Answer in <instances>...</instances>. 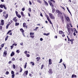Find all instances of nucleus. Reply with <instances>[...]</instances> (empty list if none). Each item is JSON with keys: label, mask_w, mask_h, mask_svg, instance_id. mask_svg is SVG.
I'll use <instances>...</instances> for the list:
<instances>
[{"label": "nucleus", "mask_w": 78, "mask_h": 78, "mask_svg": "<svg viewBox=\"0 0 78 78\" xmlns=\"http://www.w3.org/2000/svg\"><path fill=\"white\" fill-rule=\"evenodd\" d=\"M13 67L14 69H15L16 68V65H15L14 64H13Z\"/></svg>", "instance_id": "obj_35"}, {"label": "nucleus", "mask_w": 78, "mask_h": 78, "mask_svg": "<svg viewBox=\"0 0 78 78\" xmlns=\"http://www.w3.org/2000/svg\"><path fill=\"white\" fill-rule=\"evenodd\" d=\"M16 18H17L16 17H15L13 18L12 20H13V21H14L15 22H17V20L16 19Z\"/></svg>", "instance_id": "obj_12"}, {"label": "nucleus", "mask_w": 78, "mask_h": 78, "mask_svg": "<svg viewBox=\"0 0 78 78\" xmlns=\"http://www.w3.org/2000/svg\"><path fill=\"white\" fill-rule=\"evenodd\" d=\"M73 41H74V39H71L70 40L69 39V41L71 42V44H73Z\"/></svg>", "instance_id": "obj_16"}, {"label": "nucleus", "mask_w": 78, "mask_h": 78, "mask_svg": "<svg viewBox=\"0 0 78 78\" xmlns=\"http://www.w3.org/2000/svg\"><path fill=\"white\" fill-rule=\"evenodd\" d=\"M63 66H64V67H65V69H66V65H65V64L64 63H63Z\"/></svg>", "instance_id": "obj_56"}, {"label": "nucleus", "mask_w": 78, "mask_h": 78, "mask_svg": "<svg viewBox=\"0 0 78 78\" xmlns=\"http://www.w3.org/2000/svg\"><path fill=\"white\" fill-rule=\"evenodd\" d=\"M16 16H17V17L18 18H21V15H19V14H18L16 15Z\"/></svg>", "instance_id": "obj_27"}, {"label": "nucleus", "mask_w": 78, "mask_h": 78, "mask_svg": "<svg viewBox=\"0 0 78 78\" xmlns=\"http://www.w3.org/2000/svg\"><path fill=\"white\" fill-rule=\"evenodd\" d=\"M67 30L69 33L70 34V33H71V29L70 28H69L68 27H67Z\"/></svg>", "instance_id": "obj_11"}, {"label": "nucleus", "mask_w": 78, "mask_h": 78, "mask_svg": "<svg viewBox=\"0 0 78 78\" xmlns=\"http://www.w3.org/2000/svg\"><path fill=\"white\" fill-rule=\"evenodd\" d=\"M15 13H16V15H18V12H17V11H16L15 12Z\"/></svg>", "instance_id": "obj_48"}, {"label": "nucleus", "mask_w": 78, "mask_h": 78, "mask_svg": "<svg viewBox=\"0 0 78 78\" xmlns=\"http://www.w3.org/2000/svg\"><path fill=\"white\" fill-rule=\"evenodd\" d=\"M10 32H11V30H9L7 33V34H9V33H10Z\"/></svg>", "instance_id": "obj_50"}, {"label": "nucleus", "mask_w": 78, "mask_h": 78, "mask_svg": "<svg viewBox=\"0 0 78 78\" xmlns=\"http://www.w3.org/2000/svg\"><path fill=\"white\" fill-rule=\"evenodd\" d=\"M49 17L51 19H55V16H54L53 15V14H52V13H49Z\"/></svg>", "instance_id": "obj_4"}, {"label": "nucleus", "mask_w": 78, "mask_h": 78, "mask_svg": "<svg viewBox=\"0 0 78 78\" xmlns=\"http://www.w3.org/2000/svg\"><path fill=\"white\" fill-rule=\"evenodd\" d=\"M29 4H30V5H32V3H31V2L30 1H29Z\"/></svg>", "instance_id": "obj_59"}, {"label": "nucleus", "mask_w": 78, "mask_h": 78, "mask_svg": "<svg viewBox=\"0 0 78 78\" xmlns=\"http://www.w3.org/2000/svg\"><path fill=\"white\" fill-rule=\"evenodd\" d=\"M15 54V53H14V52L12 51V53L10 55V56L12 57L14 55V54Z\"/></svg>", "instance_id": "obj_17"}, {"label": "nucleus", "mask_w": 78, "mask_h": 78, "mask_svg": "<svg viewBox=\"0 0 78 78\" xmlns=\"http://www.w3.org/2000/svg\"><path fill=\"white\" fill-rule=\"evenodd\" d=\"M14 76H15V74H12V78H14Z\"/></svg>", "instance_id": "obj_34"}, {"label": "nucleus", "mask_w": 78, "mask_h": 78, "mask_svg": "<svg viewBox=\"0 0 78 78\" xmlns=\"http://www.w3.org/2000/svg\"><path fill=\"white\" fill-rule=\"evenodd\" d=\"M48 3L51 6H52V7H53L54 6V5H53V4H52V3H51V1H48Z\"/></svg>", "instance_id": "obj_8"}, {"label": "nucleus", "mask_w": 78, "mask_h": 78, "mask_svg": "<svg viewBox=\"0 0 78 78\" xmlns=\"http://www.w3.org/2000/svg\"><path fill=\"white\" fill-rule=\"evenodd\" d=\"M39 28V27H36L35 29L34 30V31H37V29Z\"/></svg>", "instance_id": "obj_36"}, {"label": "nucleus", "mask_w": 78, "mask_h": 78, "mask_svg": "<svg viewBox=\"0 0 78 78\" xmlns=\"http://www.w3.org/2000/svg\"><path fill=\"white\" fill-rule=\"evenodd\" d=\"M45 4H46V6H48V3L46 1L44 0Z\"/></svg>", "instance_id": "obj_21"}, {"label": "nucleus", "mask_w": 78, "mask_h": 78, "mask_svg": "<svg viewBox=\"0 0 78 78\" xmlns=\"http://www.w3.org/2000/svg\"><path fill=\"white\" fill-rule=\"evenodd\" d=\"M3 16L5 18V19H7L8 17V14H6V12H4L3 13Z\"/></svg>", "instance_id": "obj_2"}, {"label": "nucleus", "mask_w": 78, "mask_h": 78, "mask_svg": "<svg viewBox=\"0 0 78 78\" xmlns=\"http://www.w3.org/2000/svg\"><path fill=\"white\" fill-rule=\"evenodd\" d=\"M4 5L1 4L0 5V8H3Z\"/></svg>", "instance_id": "obj_25"}, {"label": "nucleus", "mask_w": 78, "mask_h": 78, "mask_svg": "<svg viewBox=\"0 0 78 78\" xmlns=\"http://www.w3.org/2000/svg\"><path fill=\"white\" fill-rule=\"evenodd\" d=\"M28 11L29 12H31V8H29L28 9Z\"/></svg>", "instance_id": "obj_43"}, {"label": "nucleus", "mask_w": 78, "mask_h": 78, "mask_svg": "<svg viewBox=\"0 0 78 78\" xmlns=\"http://www.w3.org/2000/svg\"><path fill=\"white\" fill-rule=\"evenodd\" d=\"M30 64H31L32 66H34V63L33 62H30Z\"/></svg>", "instance_id": "obj_28"}, {"label": "nucleus", "mask_w": 78, "mask_h": 78, "mask_svg": "<svg viewBox=\"0 0 78 78\" xmlns=\"http://www.w3.org/2000/svg\"><path fill=\"white\" fill-rule=\"evenodd\" d=\"M54 38H55V39H57V38H58V36L56 35H55L54 37Z\"/></svg>", "instance_id": "obj_60"}, {"label": "nucleus", "mask_w": 78, "mask_h": 78, "mask_svg": "<svg viewBox=\"0 0 78 78\" xmlns=\"http://www.w3.org/2000/svg\"><path fill=\"white\" fill-rule=\"evenodd\" d=\"M48 72L49 73L50 75H51L52 73H53V71H52V69H49Z\"/></svg>", "instance_id": "obj_10"}, {"label": "nucleus", "mask_w": 78, "mask_h": 78, "mask_svg": "<svg viewBox=\"0 0 78 78\" xmlns=\"http://www.w3.org/2000/svg\"><path fill=\"white\" fill-rule=\"evenodd\" d=\"M59 33L60 34H64V32L62 30L59 31Z\"/></svg>", "instance_id": "obj_20"}, {"label": "nucleus", "mask_w": 78, "mask_h": 78, "mask_svg": "<svg viewBox=\"0 0 78 78\" xmlns=\"http://www.w3.org/2000/svg\"><path fill=\"white\" fill-rule=\"evenodd\" d=\"M22 10L23 11H25V8H23L22 9Z\"/></svg>", "instance_id": "obj_64"}, {"label": "nucleus", "mask_w": 78, "mask_h": 78, "mask_svg": "<svg viewBox=\"0 0 78 78\" xmlns=\"http://www.w3.org/2000/svg\"><path fill=\"white\" fill-rule=\"evenodd\" d=\"M27 25V23H23V27H24L25 26V25Z\"/></svg>", "instance_id": "obj_37"}, {"label": "nucleus", "mask_w": 78, "mask_h": 78, "mask_svg": "<svg viewBox=\"0 0 78 78\" xmlns=\"http://www.w3.org/2000/svg\"><path fill=\"white\" fill-rule=\"evenodd\" d=\"M8 36H7L6 37H5V41H7L8 40Z\"/></svg>", "instance_id": "obj_42"}, {"label": "nucleus", "mask_w": 78, "mask_h": 78, "mask_svg": "<svg viewBox=\"0 0 78 78\" xmlns=\"http://www.w3.org/2000/svg\"><path fill=\"white\" fill-rule=\"evenodd\" d=\"M12 45L13 46L14 45H15V46H17V44L15 43V44H12Z\"/></svg>", "instance_id": "obj_54"}, {"label": "nucleus", "mask_w": 78, "mask_h": 78, "mask_svg": "<svg viewBox=\"0 0 78 78\" xmlns=\"http://www.w3.org/2000/svg\"><path fill=\"white\" fill-rule=\"evenodd\" d=\"M52 64V62H51V59H49V65H51Z\"/></svg>", "instance_id": "obj_13"}, {"label": "nucleus", "mask_w": 78, "mask_h": 78, "mask_svg": "<svg viewBox=\"0 0 78 78\" xmlns=\"http://www.w3.org/2000/svg\"><path fill=\"white\" fill-rule=\"evenodd\" d=\"M52 12L53 13H54V12H55V9L54 8L52 7Z\"/></svg>", "instance_id": "obj_14"}, {"label": "nucleus", "mask_w": 78, "mask_h": 78, "mask_svg": "<svg viewBox=\"0 0 78 78\" xmlns=\"http://www.w3.org/2000/svg\"><path fill=\"white\" fill-rule=\"evenodd\" d=\"M16 53H20L19 50H17L16 51Z\"/></svg>", "instance_id": "obj_51"}, {"label": "nucleus", "mask_w": 78, "mask_h": 78, "mask_svg": "<svg viewBox=\"0 0 78 78\" xmlns=\"http://www.w3.org/2000/svg\"><path fill=\"white\" fill-rule=\"evenodd\" d=\"M45 17H46L47 20H48L50 24H51V25H53V23L51 22V20H50V18H49V16L47 15L45 16Z\"/></svg>", "instance_id": "obj_3"}, {"label": "nucleus", "mask_w": 78, "mask_h": 78, "mask_svg": "<svg viewBox=\"0 0 78 78\" xmlns=\"http://www.w3.org/2000/svg\"><path fill=\"white\" fill-rule=\"evenodd\" d=\"M3 12V10L1 9H0V12Z\"/></svg>", "instance_id": "obj_58"}, {"label": "nucleus", "mask_w": 78, "mask_h": 78, "mask_svg": "<svg viewBox=\"0 0 78 78\" xmlns=\"http://www.w3.org/2000/svg\"><path fill=\"white\" fill-rule=\"evenodd\" d=\"M2 28H3V27L2 26H0V30H2Z\"/></svg>", "instance_id": "obj_45"}, {"label": "nucleus", "mask_w": 78, "mask_h": 78, "mask_svg": "<svg viewBox=\"0 0 78 78\" xmlns=\"http://www.w3.org/2000/svg\"><path fill=\"white\" fill-rule=\"evenodd\" d=\"M62 62V59H61L59 63H61V62Z\"/></svg>", "instance_id": "obj_52"}, {"label": "nucleus", "mask_w": 78, "mask_h": 78, "mask_svg": "<svg viewBox=\"0 0 78 78\" xmlns=\"http://www.w3.org/2000/svg\"><path fill=\"white\" fill-rule=\"evenodd\" d=\"M11 74L12 75L14 74V72L13 71H11Z\"/></svg>", "instance_id": "obj_40"}, {"label": "nucleus", "mask_w": 78, "mask_h": 78, "mask_svg": "<svg viewBox=\"0 0 78 78\" xmlns=\"http://www.w3.org/2000/svg\"><path fill=\"white\" fill-rule=\"evenodd\" d=\"M10 47L11 49H12V48H13V47H14V46L12 44V46H11Z\"/></svg>", "instance_id": "obj_41"}, {"label": "nucleus", "mask_w": 78, "mask_h": 78, "mask_svg": "<svg viewBox=\"0 0 78 78\" xmlns=\"http://www.w3.org/2000/svg\"><path fill=\"white\" fill-rule=\"evenodd\" d=\"M5 74L6 75H8L9 74V72L7 71L6 72Z\"/></svg>", "instance_id": "obj_39"}, {"label": "nucleus", "mask_w": 78, "mask_h": 78, "mask_svg": "<svg viewBox=\"0 0 78 78\" xmlns=\"http://www.w3.org/2000/svg\"><path fill=\"white\" fill-rule=\"evenodd\" d=\"M9 26V25L7 24L6 26V29H8V27Z\"/></svg>", "instance_id": "obj_44"}, {"label": "nucleus", "mask_w": 78, "mask_h": 78, "mask_svg": "<svg viewBox=\"0 0 78 78\" xmlns=\"http://www.w3.org/2000/svg\"><path fill=\"white\" fill-rule=\"evenodd\" d=\"M5 44H1V47H4V45Z\"/></svg>", "instance_id": "obj_53"}, {"label": "nucleus", "mask_w": 78, "mask_h": 78, "mask_svg": "<svg viewBox=\"0 0 78 78\" xmlns=\"http://www.w3.org/2000/svg\"><path fill=\"white\" fill-rule=\"evenodd\" d=\"M3 8H4V9H5V10H6V9H7V8L6 7V6H5V5H4Z\"/></svg>", "instance_id": "obj_29"}, {"label": "nucleus", "mask_w": 78, "mask_h": 78, "mask_svg": "<svg viewBox=\"0 0 78 78\" xmlns=\"http://www.w3.org/2000/svg\"><path fill=\"white\" fill-rule=\"evenodd\" d=\"M30 37H31V38H34V33L30 32Z\"/></svg>", "instance_id": "obj_5"}, {"label": "nucleus", "mask_w": 78, "mask_h": 78, "mask_svg": "<svg viewBox=\"0 0 78 78\" xmlns=\"http://www.w3.org/2000/svg\"><path fill=\"white\" fill-rule=\"evenodd\" d=\"M28 70H27L23 73V76H27V75H28Z\"/></svg>", "instance_id": "obj_6"}, {"label": "nucleus", "mask_w": 78, "mask_h": 78, "mask_svg": "<svg viewBox=\"0 0 78 78\" xmlns=\"http://www.w3.org/2000/svg\"><path fill=\"white\" fill-rule=\"evenodd\" d=\"M37 2H38V3H42V2L41 1H40L38 0Z\"/></svg>", "instance_id": "obj_55"}, {"label": "nucleus", "mask_w": 78, "mask_h": 78, "mask_svg": "<svg viewBox=\"0 0 78 78\" xmlns=\"http://www.w3.org/2000/svg\"><path fill=\"white\" fill-rule=\"evenodd\" d=\"M20 72L21 73L22 72V70H23V69H22V67H20Z\"/></svg>", "instance_id": "obj_31"}, {"label": "nucleus", "mask_w": 78, "mask_h": 78, "mask_svg": "<svg viewBox=\"0 0 78 78\" xmlns=\"http://www.w3.org/2000/svg\"><path fill=\"white\" fill-rule=\"evenodd\" d=\"M3 8H4V9H5V10H6V9H7V8L6 7V6H5V5H4Z\"/></svg>", "instance_id": "obj_30"}, {"label": "nucleus", "mask_w": 78, "mask_h": 78, "mask_svg": "<svg viewBox=\"0 0 78 78\" xmlns=\"http://www.w3.org/2000/svg\"><path fill=\"white\" fill-rule=\"evenodd\" d=\"M40 15L41 16V17H43V15H42V13H40Z\"/></svg>", "instance_id": "obj_63"}, {"label": "nucleus", "mask_w": 78, "mask_h": 78, "mask_svg": "<svg viewBox=\"0 0 78 78\" xmlns=\"http://www.w3.org/2000/svg\"><path fill=\"white\" fill-rule=\"evenodd\" d=\"M40 40L41 41H43V38H41L40 39Z\"/></svg>", "instance_id": "obj_62"}, {"label": "nucleus", "mask_w": 78, "mask_h": 78, "mask_svg": "<svg viewBox=\"0 0 78 78\" xmlns=\"http://www.w3.org/2000/svg\"><path fill=\"white\" fill-rule=\"evenodd\" d=\"M44 67V65H42L41 66V69H43V68Z\"/></svg>", "instance_id": "obj_38"}, {"label": "nucleus", "mask_w": 78, "mask_h": 78, "mask_svg": "<svg viewBox=\"0 0 78 78\" xmlns=\"http://www.w3.org/2000/svg\"><path fill=\"white\" fill-rule=\"evenodd\" d=\"M3 55L4 57H6V55H7V51H4L3 52Z\"/></svg>", "instance_id": "obj_7"}, {"label": "nucleus", "mask_w": 78, "mask_h": 78, "mask_svg": "<svg viewBox=\"0 0 78 78\" xmlns=\"http://www.w3.org/2000/svg\"><path fill=\"white\" fill-rule=\"evenodd\" d=\"M20 14L22 17H25V15L23 14V12H21Z\"/></svg>", "instance_id": "obj_18"}, {"label": "nucleus", "mask_w": 78, "mask_h": 78, "mask_svg": "<svg viewBox=\"0 0 78 78\" xmlns=\"http://www.w3.org/2000/svg\"><path fill=\"white\" fill-rule=\"evenodd\" d=\"M4 20H2L1 21V23H0V25L3 26V25H4Z\"/></svg>", "instance_id": "obj_9"}, {"label": "nucleus", "mask_w": 78, "mask_h": 78, "mask_svg": "<svg viewBox=\"0 0 78 78\" xmlns=\"http://www.w3.org/2000/svg\"><path fill=\"white\" fill-rule=\"evenodd\" d=\"M71 78H76V76L75 74L72 75Z\"/></svg>", "instance_id": "obj_19"}, {"label": "nucleus", "mask_w": 78, "mask_h": 78, "mask_svg": "<svg viewBox=\"0 0 78 78\" xmlns=\"http://www.w3.org/2000/svg\"><path fill=\"white\" fill-rule=\"evenodd\" d=\"M68 11V12H69V13H70V14H71V15H72V13H71V12H70V11L69 10Z\"/></svg>", "instance_id": "obj_61"}, {"label": "nucleus", "mask_w": 78, "mask_h": 78, "mask_svg": "<svg viewBox=\"0 0 78 78\" xmlns=\"http://www.w3.org/2000/svg\"><path fill=\"white\" fill-rule=\"evenodd\" d=\"M67 38H68V42H69V40H70V38H69V36H67Z\"/></svg>", "instance_id": "obj_47"}, {"label": "nucleus", "mask_w": 78, "mask_h": 78, "mask_svg": "<svg viewBox=\"0 0 78 78\" xmlns=\"http://www.w3.org/2000/svg\"><path fill=\"white\" fill-rule=\"evenodd\" d=\"M24 28H26V29L28 28V26L27 25H25L24 26H23Z\"/></svg>", "instance_id": "obj_33"}, {"label": "nucleus", "mask_w": 78, "mask_h": 78, "mask_svg": "<svg viewBox=\"0 0 78 78\" xmlns=\"http://www.w3.org/2000/svg\"><path fill=\"white\" fill-rule=\"evenodd\" d=\"M41 59V58L39 57H37L36 58V59L37 61H39L40 60V59Z\"/></svg>", "instance_id": "obj_24"}, {"label": "nucleus", "mask_w": 78, "mask_h": 78, "mask_svg": "<svg viewBox=\"0 0 78 78\" xmlns=\"http://www.w3.org/2000/svg\"><path fill=\"white\" fill-rule=\"evenodd\" d=\"M50 34V33H48V34H46L45 33H44L43 34V35H44V36H48V35H49Z\"/></svg>", "instance_id": "obj_23"}, {"label": "nucleus", "mask_w": 78, "mask_h": 78, "mask_svg": "<svg viewBox=\"0 0 78 78\" xmlns=\"http://www.w3.org/2000/svg\"><path fill=\"white\" fill-rule=\"evenodd\" d=\"M51 2H53L54 3H55V1L54 0H50Z\"/></svg>", "instance_id": "obj_57"}, {"label": "nucleus", "mask_w": 78, "mask_h": 78, "mask_svg": "<svg viewBox=\"0 0 78 78\" xmlns=\"http://www.w3.org/2000/svg\"><path fill=\"white\" fill-rule=\"evenodd\" d=\"M66 19L67 22H69V21H70V19H69V17L68 16H67L66 18Z\"/></svg>", "instance_id": "obj_15"}, {"label": "nucleus", "mask_w": 78, "mask_h": 78, "mask_svg": "<svg viewBox=\"0 0 78 78\" xmlns=\"http://www.w3.org/2000/svg\"><path fill=\"white\" fill-rule=\"evenodd\" d=\"M20 31H22L21 32L22 33H23L24 32H25V30H23V28H21L20 29Z\"/></svg>", "instance_id": "obj_22"}, {"label": "nucleus", "mask_w": 78, "mask_h": 78, "mask_svg": "<svg viewBox=\"0 0 78 78\" xmlns=\"http://www.w3.org/2000/svg\"><path fill=\"white\" fill-rule=\"evenodd\" d=\"M19 25V23H15V26H18V25Z\"/></svg>", "instance_id": "obj_32"}, {"label": "nucleus", "mask_w": 78, "mask_h": 78, "mask_svg": "<svg viewBox=\"0 0 78 78\" xmlns=\"http://www.w3.org/2000/svg\"><path fill=\"white\" fill-rule=\"evenodd\" d=\"M27 62H26L25 64V65L24 66V69H26L27 68Z\"/></svg>", "instance_id": "obj_26"}, {"label": "nucleus", "mask_w": 78, "mask_h": 78, "mask_svg": "<svg viewBox=\"0 0 78 78\" xmlns=\"http://www.w3.org/2000/svg\"><path fill=\"white\" fill-rule=\"evenodd\" d=\"M26 55L27 56V57H28V58L30 56V55L29 54H27Z\"/></svg>", "instance_id": "obj_49"}, {"label": "nucleus", "mask_w": 78, "mask_h": 78, "mask_svg": "<svg viewBox=\"0 0 78 78\" xmlns=\"http://www.w3.org/2000/svg\"><path fill=\"white\" fill-rule=\"evenodd\" d=\"M56 12H57V13H58L57 14L58 17H61V20H62V22L63 23L64 22V16H63V15L61 16V15H60V14L62 15V13L61 12V11H60L58 9H56Z\"/></svg>", "instance_id": "obj_1"}, {"label": "nucleus", "mask_w": 78, "mask_h": 78, "mask_svg": "<svg viewBox=\"0 0 78 78\" xmlns=\"http://www.w3.org/2000/svg\"><path fill=\"white\" fill-rule=\"evenodd\" d=\"M15 60H16V59H15L14 58H13L12 59V61H15Z\"/></svg>", "instance_id": "obj_46"}]
</instances>
